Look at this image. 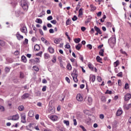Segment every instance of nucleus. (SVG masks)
Returning <instances> with one entry per match:
<instances>
[{"instance_id": "25", "label": "nucleus", "mask_w": 131, "mask_h": 131, "mask_svg": "<svg viewBox=\"0 0 131 131\" xmlns=\"http://www.w3.org/2000/svg\"><path fill=\"white\" fill-rule=\"evenodd\" d=\"M21 60L24 62V63H26L27 62V59H26V57L25 56H21Z\"/></svg>"}, {"instance_id": "6", "label": "nucleus", "mask_w": 131, "mask_h": 131, "mask_svg": "<svg viewBox=\"0 0 131 131\" xmlns=\"http://www.w3.org/2000/svg\"><path fill=\"white\" fill-rule=\"evenodd\" d=\"M49 118H50L52 121H57V120H58V116L56 115H52L49 117Z\"/></svg>"}, {"instance_id": "18", "label": "nucleus", "mask_w": 131, "mask_h": 131, "mask_svg": "<svg viewBox=\"0 0 131 131\" xmlns=\"http://www.w3.org/2000/svg\"><path fill=\"white\" fill-rule=\"evenodd\" d=\"M90 8H91V11H92V12H94V11H95V10L97 9V7H96L93 5H90Z\"/></svg>"}, {"instance_id": "51", "label": "nucleus", "mask_w": 131, "mask_h": 131, "mask_svg": "<svg viewBox=\"0 0 131 131\" xmlns=\"http://www.w3.org/2000/svg\"><path fill=\"white\" fill-rule=\"evenodd\" d=\"M117 75L119 77H122V72H121L119 73Z\"/></svg>"}, {"instance_id": "24", "label": "nucleus", "mask_w": 131, "mask_h": 131, "mask_svg": "<svg viewBox=\"0 0 131 131\" xmlns=\"http://www.w3.org/2000/svg\"><path fill=\"white\" fill-rule=\"evenodd\" d=\"M18 110L19 111H23L24 110V106H23V105H20L18 107Z\"/></svg>"}, {"instance_id": "13", "label": "nucleus", "mask_w": 131, "mask_h": 131, "mask_svg": "<svg viewBox=\"0 0 131 131\" xmlns=\"http://www.w3.org/2000/svg\"><path fill=\"white\" fill-rule=\"evenodd\" d=\"M29 96H30V95L28 93H26L25 94H24L22 97H21V99H27V98H28V97H29Z\"/></svg>"}, {"instance_id": "20", "label": "nucleus", "mask_w": 131, "mask_h": 131, "mask_svg": "<svg viewBox=\"0 0 131 131\" xmlns=\"http://www.w3.org/2000/svg\"><path fill=\"white\" fill-rule=\"evenodd\" d=\"M99 55L100 56L104 57V49H101L100 50V52H99Z\"/></svg>"}, {"instance_id": "61", "label": "nucleus", "mask_w": 131, "mask_h": 131, "mask_svg": "<svg viewBox=\"0 0 131 131\" xmlns=\"http://www.w3.org/2000/svg\"><path fill=\"white\" fill-rule=\"evenodd\" d=\"M42 83H47L48 81H47V80L46 79H43L42 80Z\"/></svg>"}, {"instance_id": "9", "label": "nucleus", "mask_w": 131, "mask_h": 131, "mask_svg": "<svg viewBox=\"0 0 131 131\" xmlns=\"http://www.w3.org/2000/svg\"><path fill=\"white\" fill-rule=\"evenodd\" d=\"M20 31L23 32V33H27V28L26 26H24L20 28Z\"/></svg>"}, {"instance_id": "16", "label": "nucleus", "mask_w": 131, "mask_h": 131, "mask_svg": "<svg viewBox=\"0 0 131 131\" xmlns=\"http://www.w3.org/2000/svg\"><path fill=\"white\" fill-rule=\"evenodd\" d=\"M81 47H82V45L81 43H78L77 46H76V50L79 51V50L81 49Z\"/></svg>"}, {"instance_id": "36", "label": "nucleus", "mask_w": 131, "mask_h": 131, "mask_svg": "<svg viewBox=\"0 0 131 131\" xmlns=\"http://www.w3.org/2000/svg\"><path fill=\"white\" fill-rule=\"evenodd\" d=\"M12 120H17V115L13 116L11 118Z\"/></svg>"}, {"instance_id": "17", "label": "nucleus", "mask_w": 131, "mask_h": 131, "mask_svg": "<svg viewBox=\"0 0 131 131\" xmlns=\"http://www.w3.org/2000/svg\"><path fill=\"white\" fill-rule=\"evenodd\" d=\"M48 50H49V53H50V54H53L55 52L54 48H53L52 47H49Z\"/></svg>"}, {"instance_id": "62", "label": "nucleus", "mask_w": 131, "mask_h": 131, "mask_svg": "<svg viewBox=\"0 0 131 131\" xmlns=\"http://www.w3.org/2000/svg\"><path fill=\"white\" fill-rule=\"evenodd\" d=\"M99 117L100 119H104V115H103L102 114H100Z\"/></svg>"}, {"instance_id": "50", "label": "nucleus", "mask_w": 131, "mask_h": 131, "mask_svg": "<svg viewBox=\"0 0 131 131\" xmlns=\"http://www.w3.org/2000/svg\"><path fill=\"white\" fill-rule=\"evenodd\" d=\"M24 45H28V39H25L24 41Z\"/></svg>"}, {"instance_id": "38", "label": "nucleus", "mask_w": 131, "mask_h": 131, "mask_svg": "<svg viewBox=\"0 0 131 131\" xmlns=\"http://www.w3.org/2000/svg\"><path fill=\"white\" fill-rule=\"evenodd\" d=\"M106 26L107 27H112V24L110 22L106 23Z\"/></svg>"}, {"instance_id": "31", "label": "nucleus", "mask_w": 131, "mask_h": 131, "mask_svg": "<svg viewBox=\"0 0 131 131\" xmlns=\"http://www.w3.org/2000/svg\"><path fill=\"white\" fill-rule=\"evenodd\" d=\"M71 76H72L73 79L75 78H77V74H72Z\"/></svg>"}, {"instance_id": "10", "label": "nucleus", "mask_w": 131, "mask_h": 131, "mask_svg": "<svg viewBox=\"0 0 131 131\" xmlns=\"http://www.w3.org/2000/svg\"><path fill=\"white\" fill-rule=\"evenodd\" d=\"M94 29L97 32H98L99 34H102V31H101V30L99 28L97 27V26H95Z\"/></svg>"}, {"instance_id": "3", "label": "nucleus", "mask_w": 131, "mask_h": 131, "mask_svg": "<svg viewBox=\"0 0 131 131\" xmlns=\"http://www.w3.org/2000/svg\"><path fill=\"white\" fill-rule=\"evenodd\" d=\"M84 101L87 102L88 105H92V103H93V98L90 96L88 97V99L85 97L84 98Z\"/></svg>"}, {"instance_id": "49", "label": "nucleus", "mask_w": 131, "mask_h": 131, "mask_svg": "<svg viewBox=\"0 0 131 131\" xmlns=\"http://www.w3.org/2000/svg\"><path fill=\"white\" fill-rule=\"evenodd\" d=\"M71 23L70 22V19H68L67 21H66V24L67 25H70V24Z\"/></svg>"}, {"instance_id": "63", "label": "nucleus", "mask_w": 131, "mask_h": 131, "mask_svg": "<svg viewBox=\"0 0 131 131\" xmlns=\"http://www.w3.org/2000/svg\"><path fill=\"white\" fill-rule=\"evenodd\" d=\"M64 47L66 49H70V46L69 45H66Z\"/></svg>"}, {"instance_id": "46", "label": "nucleus", "mask_w": 131, "mask_h": 131, "mask_svg": "<svg viewBox=\"0 0 131 131\" xmlns=\"http://www.w3.org/2000/svg\"><path fill=\"white\" fill-rule=\"evenodd\" d=\"M19 77L20 78H23V77H24V74H23V73L20 72L19 74Z\"/></svg>"}, {"instance_id": "47", "label": "nucleus", "mask_w": 131, "mask_h": 131, "mask_svg": "<svg viewBox=\"0 0 131 131\" xmlns=\"http://www.w3.org/2000/svg\"><path fill=\"white\" fill-rule=\"evenodd\" d=\"M44 56L45 57V59H49V57H50V56L49 55V54L48 53H45Z\"/></svg>"}, {"instance_id": "4", "label": "nucleus", "mask_w": 131, "mask_h": 131, "mask_svg": "<svg viewBox=\"0 0 131 131\" xmlns=\"http://www.w3.org/2000/svg\"><path fill=\"white\" fill-rule=\"evenodd\" d=\"M21 121L23 123H25L26 122V115L25 114H21Z\"/></svg>"}, {"instance_id": "57", "label": "nucleus", "mask_w": 131, "mask_h": 131, "mask_svg": "<svg viewBox=\"0 0 131 131\" xmlns=\"http://www.w3.org/2000/svg\"><path fill=\"white\" fill-rule=\"evenodd\" d=\"M42 91V92H46V91H47V86H43Z\"/></svg>"}, {"instance_id": "39", "label": "nucleus", "mask_w": 131, "mask_h": 131, "mask_svg": "<svg viewBox=\"0 0 131 131\" xmlns=\"http://www.w3.org/2000/svg\"><path fill=\"white\" fill-rule=\"evenodd\" d=\"M5 72H6V73H9V72H10V68H8V67H6L5 68Z\"/></svg>"}, {"instance_id": "11", "label": "nucleus", "mask_w": 131, "mask_h": 131, "mask_svg": "<svg viewBox=\"0 0 131 131\" xmlns=\"http://www.w3.org/2000/svg\"><path fill=\"white\" fill-rule=\"evenodd\" d=\"M61 40H62V39H61V38H56L54 40V43L56 44L60 43Z\"/></svg>"}, {"instance_id": "14", "label": "nucleus", "mask_w": 131, "mask_h": 131, "mask_svg": "<svg viewBox=\"0 0 131 131\" xmlns=\"http://www.w3.org/2000/svg\"><path fill=\"white\" fill-rule=\"evenodd\" d=\"M34 49L35 51H39V50H40V47H39V45L36 44L35 45Z\"/></svg>"}, {"instance_id": "2", "label": "nucleus", "mask_w": 131, "mask_h": 131, "mask_svg": "<svg viewBox=\"0 0 131 131\" xmlns=\"http://www.w3.org/2000/svg\"><path fill=\"white\" fill-rule=\"evenodd\" d=\"M108 43L110 45H115L116 43V38L114 36L111 37L108 40Z\"/></svg>"}, {"instance_id": "8", "label": "nucleus", "mask_w": 131, "mask_h": 131, "mask_svg": "<svg viewBox=\"0 0 131 131\" xmlns=\"http://www.w3.org/2000/svg\"><path fill=\"white\" fill-rule=\"evenodd\" d=\"M92 82H95V81L96 80V76L94 75H91L90 76V81Z\"/></svg>"}, {"instance_id": "32", "label": "nucleus", "mask_w": 131, "mask_h": 131, "mask_svg": "<svg viewBox=\"0 0 131 131\" xmlns=\"http://www.w3.org/2000/svg\"><path fill=\"white\" fill-rule=\"evenodd\" d=\"M101 101L103 103H105V102H106V97H105V96H102L101 97Z\"/></svg>"}, {"instance_id": "28", "label": "nucleus", "mask_w": 131, "mask_h": 131, "mask_svg": "<svg viewBox=\"0 0 131 131\" xmlns=\"http://www.w3.org/2000/svg\"><path fill=\"white\" fill-rule=\"evenodd\" d=\"M74 41H75V42H76V43H78L79 42H80V38H75Z\"/></svg>"}, {"instance_id": "56", "label": "nucleus", "mask_w": 131, "mask_h": 131, "mask_svg": "<svg viewBox=\"0 0 131 131\" xmlns=\"http://www.w3.org/2000/svg\"><path fill=\"white\" fill-rule=\"evenodd\" d=\"M73 121H74V125L75 126L77 125V122L76 121V119H74Z\"/></svg>"}, {"instance_id": "21", "label": "nucleus", "mask_w": 131, "mask_h": 131, "mask_svg": "<svg viewBox=\"0 0 131 131\" xmlns=\"http://www.w3.org/2000/svg\"><path fill=\"white\" fill-rule=\"evenodd\" d=\"M35 22H36V23H39V24H41L42 23V20L40 18H37Z\"/></svg>"}, {"instance_id": "42", "label": "nucleus", "mask_w": 131, "mask_h": 131, "mask_svg": "<svg viewBox=\"0 0 131 131\" xmlns=\"http://www.w3.org/2000/svg\"><path fill=\"white\" fill-rule=\"evenodd\" d=\"M34 70H35V71H38V70H39V69H38V67H36V66H34L33 67Z\"/></svg>"}, {"instance_id": "1", "label": "nucleus", "mask_w": 131, "mask_h": 131, "mask_svg": "<svg viewBox=\"0 0 131 131\" xmlns=\"http://www.w3.org/2000/svg\"><path fill=\"white\" fill-rule=\"evenodd\" d=\"M18 3H20V5L24 11L28 10V3L25 0H18Z\"/></svg>"}, {"instance_id": "33", "label": "nucleus", "mask_w": 131, "mask_h": 131, "mask_svg": "<svg viewBox=\"0 0 131 131\" xmlns=\"http://www.w3.org/2000/svg\"><path fill=\"white\" fill-rule=\"evenodd\" d=\"M89 68L91 69V70H94V68L93 67V64L89 63L88 65Z\"/></svg>"}, {"instance_id": "15", "label": "nucleus", "mask_w": 131, "mask_h": 131, "mask_svg": "<svg viewBox=\"0 0 131 131\" xmlns=\"http://www.w3.org/2000/svg\"><path fill=\"white\" fill-rule=\"evenodd\" d=\"M29 116L30 117H33L34 116V112L33 111H30L29 112Z\"/></svg>"}, {"instance_id": "58", "label": "nucleus", "mask_w": 131, "mask_h": 131, "mask_svg": "<svg viewBox=\"0 0 131 131\" xmlns=\"http://www.w3.org/2000/svg\"><path fill=\"white\" fill-rule=\"evenodd\" d=\"M120 51L121 54H123V55H126V52H125V51H123L122 49H121Z\"/></svg>"}, {"instance_id": "27", "label": "nucleus", "mask_w": 131, "mask_h": 131, "mask_svg": "<svg viewBox=\"0 0 131 131\" xmlns=\"http://www.w3.org/2000/svg\"><path fill=\"white\" fill-rule=\"evenodd\" d=\"M83 14V12H82V9L81 8L79 9V14H78V16L80 17V16H81Z\"/></svg>"}, {"instance_id": "45", "label": "nucleus", "mask_w": 131, "mask_h": 131, "mask_svg": "<svg viewBox=\"0 0 131 131\" xmlns=\"http://www.w3.org/2000/svg\"><path fill=\"white\" fill-rule=\"evenodd\" d=\"M47 20H48V21H51V20H53V16H52L51 15L48 16L47 17Z\"/></svg>"}, {"instance_id": "54", "label": "nucleus", "mask_w": 131, "mask_h": 131, "mask_svg": "<svg viewBox=\"0 0 131 131\" xmlns=\"http://www.w3.org/2000/svg\"><path fill=\"white\" fill-rule=\"evenodd\" d=\"M80 127L81 128H82L83 131H86V129H85V128H84V127L82 125H80Z\"/></svg>"}, {"instance_id": "41", "label": "nucleus", "mask_w": 131, "mask_h": 131, "mask_svg": "<svg viewBox=\"0 0 131 131\" xmlns=\"http://www.w3.org/2000/svg\"><path fill=\"white\" fill-rule=\"evenodd\" d=\"M87 48H88V49H89L90 50H92V49H93V46L91 44L88 45L86 46Z\"/></svg>"}, {"instance_id": "48", "label": "nucleus", "mask_w": 131, "mask_h": 131, "mask_svg": "<svg viewBox=\"0 0 131 131\" xmlns=\"http://www.w3.org/2000/svg\"><path fill=\"white\" fill-rule=\"evenodd\" d=\"M131 107V104H129L127 105H126V109H127V110H128V109H129V108Z\"/></svg>"}, {"instance_id": "7", "label": "nucleus", "mask_w": 131, "mask_h": 131, "mask_svg": "<svg viewBox=\"0 0 131 131\" xmlns=\"http://www.w3.org/2000/svg\"><path fill=\"white\" fill-rule=\"evenodd\" d=\"M130 98H131V95H130V94L128 93L125 95L124 100L125 101H129Z\"/></svg>"}, {"instance_id": "19", "label": "nucleus", "mask_w": 131, "mask_h": 131, "mask_svg": "<svg viewBox=\"0 0 131 131\" xmlns=\"http://www.w3.org/2000/svg\"><path fill=\"white\" fill-rule=\"evenodd\" d=\"M122 114V110H118L117 112V116H120Z\"/></svg>"}, {"instance_id": "35", "label": "nucleus", "mask_w": 131, "mask_h": 131, "mask_svg": "<svg viewBox=\"0 0 131 131\" xmlns=\"http://www.w3.org/2000/svg\"><path fill=\"white\" fill-rule=\"evenodd\" d=\"M17 15H18V16H20L21 15H24V12H23L21 11H18L17 12Z\"/></svg>"}, {"instance_id": "37", "label": "nucleus", "mask_w": 131, "mask_h": 131, "mask_svg": "<svg viewBox=\"0 0 131 131\" xmlns=\"http://www.w3.org/2000/svg\"><path fill=\"white\" fill-rule=\"evenodd\" d=\"M40 92L39 91H37L35 92V95L37 97H40Z\"/></svg>"}, {"instance_id": "64", "label": "nucleus", "mask_w": 131, "mask_h": 131, "mask_svg": "<svg viewBox=\"0 0 131 131\" xmlns=\"http://www.w3.org/2000/svg\"><path fill=\"white\" fill-rule=\"evenodd\" d=\"M49 32L50 33H54V29H50L49 30Z\"/></svg>"}, {"instance_id": "12", "label": "nucleus", "mask_w": 131, "mask_h": 131, "mask_svg": "<svg viewBox=\"0 0 131 131\" xmlns=\"http://www.w3.org/2000/svg\"><path fill=\"white\" fill-rule=\"evenodd\" d=\"M17 38L18 40H22L23 39L24 37L23 35H20L19 33H17Z\"/></svg>"}, {"instance_id": "53", "label": "nucleus", "mask_w": 131, "mask_h": 131, "mask_svg": "<svg viewBox=\"0 0 131 131\" xmlns=\"http://www.w3.org/2000/svg\"><path fill=\"white\" fill-rule=\"evenodd\" d=\"M105 94H109L110 95H111L112 94V91L106 90Z\"/></svg>"}, {"instance_id": "26", "label": "nucleus", "mask_w": 131, "mask_h": 131, "mask_svg": "<svg viewBox=\"0 0 131 131\" xmlns=\"http://www.w3.org/2000/svg\"><path fill=\"white\" fill-rule=\"evenodd\" d=\"M118 65H119V60H117L114 63V67H117V66H118Z\"/></svg>"}, {"instance_id": "22", "label": "nucleus", "mask_w": 131, "mask_h": 131, "mask_svg": "<svg viewBox=\"0 0 131 131\" xmlns=\"http://www.w3.org/2000/svg\"><path fill=\"white\" fill-rule=\"evenodd\" d=\"M72 69V67L71 66V64L70 63H68L67 66V69H68V70H71Z\"/></svg>"}, {"instance_id": "59", "label": "nucleus", "mask_w": 131, "mask_h": 131, "mask_svg": "<svg viewBox=\"0 0 131 131\" xmlns=\"http://www.w3.org/2000/svg\"><path fill=\"white\" fill-rule=\"evenodd\" d=\"M66 80L67 81V82H68L69 83H70V79H69V77H66Z\"/></svg>"}, {"instance_id": "60", "label": "nucleus", "mask_w": 131, "mask_h": 131, "mask_svg": "<svg viewBox=\"0 0 131 131\" xmlns=\"http://www.w3.org/2000/svg\"><path fill=\"white\" fill-rule=\"evenodd\" d=\"M97 15L98 17H100V16H102V12L101 11L98 12V13L97 14Z\"/></svg>"}, {"instance_id": "34", "label": "nucleus", "mask_w": 131, "mask_h": 131, "mask_svg": "<svg viewBox=\"0 0 131 131\" xmlns=\"http://www.w3.org/2000/svg\"><path fill=\"white\" fill-rule=\"evenodd\" d=\"M0 46H1V47H4V46H5V41L0 40Z\"/></svg>"}, {"instance_id": "29", "label": "nucleus", "mask_w": 131, "mask_h": 131, "mask_svg": "<svg viewBox=\"0 0 131 131\" xmlns=\"http://www.w3.org/2000/svg\"><path fill=\"white\" fill-rule=\"evenodd\" d=\"M91 20H92V16H89L88 18L85 21V23H90Z\"/></svg>"}, {"instance_id": "23", "label": "nucleus", "mask_w": 131, "mask_h": 131, "mask_svg": "<svg viewBox=\"0 0 131 131\" xmlns=\"http://www.w3.org/2000/svg\"><path fill=\"white\" fill-rule=\"evenodd\" d=\"M96 60L97 61V62H99V63H102V58H101V57H100V56H97L96 57Z\"/></svg>"}, {"instance_id": "52", "label": "nucleus", "mask_w": 131, "mask_h": 131, "mask_svg": "<svg viewBox=\"0 0 131 131\" xmlns=\"http://www.w3.org/2000/svg\"><path fill=\"white\" fill-rule=\"evenodd\" d=\"M51 23H52V24L56 25V24H57V20H51Z\"/></svg>"}, {"instance_id": "44", "label": "nucleus", "mask_w": 131, "mask_h": 131, "mask_svg": "<svg viewBox=\"0 0 131 131\" xmlns=\"http://www.w3.org/2000/svg\"><path fill=\"white\" fill-rule=\"evenodd\" d=\"M97 79L99 82H101V81H102V78H101V77L100 76H97Z\"/></svg>"}, {"instance_id": "5", "label": "nucleus", "mask_w": 131, "mask_h": 131, "mask_svg": "<svg viewBox=\"0 0 131 131\" xmlns=\"http://www.w3.org/2000/svg\"><path fill=\"white\" fill-rule=\"evenodd\" d=\"M77 101L78 102H82L83 101V97L80 94H77L76 96Z\"/></svg>"}, {"instance_id": "40", "label": "nucleus", "mask_w": 131, "mask_h": 131, "mask_svg": "<svg viewBox=\"0 0 131 131\" xmlns=\"http://www.w3.org/2000/svg\"><path fill=\"white\" fill-rule=\"evenodd\" d=\"M55 113V108H50V113Z\"/></svg>"}, {"instance_id": "55", "label": "nucleus", "mask_w": 131, "mask_h": 131, "mask_svg": "<svg viewBox=\"0 0 131 131\" xmlns=\"http://www.w3.org/2000/svg\"><path fill=\"white\" fill-rule=\"evenodd\" d=\"M36 40H37V39H36V38H35V37H33L32 38V41H33V42H34V41H36Z\"/></svg>"}, {"instance_id": "30", "label": "nucleus", "mask_w": 131, "mask_h": 131, "mask_svg": "<svg viewBox=\"0 0 131 131\" xmlns=\"http://www.w3.org/2000/svg\"><path fill=\"white\" fill-rule=\"evenodd\" d=\"M63 123H64V124L67 125V126H69V124H70L69 121L64 120Z\"/></svg>"}, {"instance_id": "43", "label": "nucleus", "mask_w": 131, "mask_h": 131, "mask_svg": "<svg viewBox=\"0 0 131 131\" xmlns=\"http://www.w3.org/2000/svg\"><path fill=\"white\" fill-rule=\"evenodd\" d=\"M72 20H73V21H76V20H77V16H76V15H74L72 18Z\"/></svg>"}]
</instances>
